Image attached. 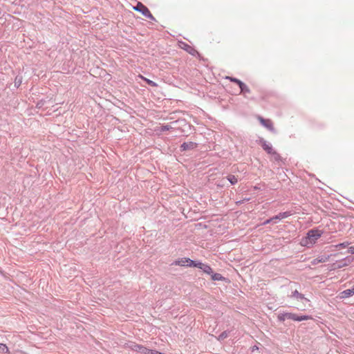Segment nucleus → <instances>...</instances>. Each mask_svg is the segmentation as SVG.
I'll return each mask as SVG.
<instances>
[{
  "label": "nucleus",
  "mask_w": 354,
  "mask_h": 354,
  "mask_svg": "<svg viewBox=\"0 0 354 354\" xmlns=\"http://www.w3.org/2000/svg\"><path fill=\"white\" fill-rule=\"evenodd\" d=\"M170 129H171V127L169 125H163L161 127L160 130L161 131H165L169 130Z\"/></svg>",
  "instance_id": "nucleus-26"
},
{
  "label": "nucleus",
  "mask_w": 354,
  "mask_h": 354,
  "mask_svg": "<svg viewBox=\"0 0 354 354\" xmlns=\"http://www.w3.org/2000/svg\"><path fill=\"white\" fill-rule=\"evenodd\" d=\"M211 278L214 281H221L224 279V277L219 273H214L212 272V274H210Z\"/></svg>",
  "instance_id": "nucleus-15"
},
{
  "label": "nucleus",
  "mask_w": 354,
  "mask_h": 354,
  "mask_svg": "<svg viewBox=\"0 0 354 354\" xmlns=\"http://www.w3.org/2000/svg\"><path fill=\"white\" fill-rule=\"evenodd\" d=\"M348 252L350 254H354V246L349 247V248H348Z\"/></svg>",
  "instance_id": "nucleus-30"
},
{
  "label": "nucleus",
  "mask_w": 354,
  "mask_h": 354,
  "mask_svg": "<svg viewBox=\"0 0 354 354\" xmlns=\"http://www.w3.org/2000/svg\"><path fill=\"white\" fill-rule=\"evenodd\" d=\"M353 295V291L351 290V289H346L345 290H343L339 294V297L341 299H346L348 297H350Z\"/></svg>",
  "instance_id": "nucleus-13"
},
{
  "label": "nucleus",
  "mask_w": 354,
  "mask_h": 354,
  "mask_svg": "<svg viewBox=\"0 0 354 354\" xmlns=\"http://www.w3.org/2000/svg\"><path fill=\"white\" fill-rule=\"evenodd\" d=\"M292 215V212L290 211L280 212L277 215L272 216L274 218V223H277L279 221H281L283 218H286Z\"/></svg>",
  "instance_id": "nucleus-10"
},
{
  "label": "nucleus",
  "mask_w": 354,
  "mask_h": 354,
  "mask_svg": "<svg viewBox=\"0 0 354 354\" xmlns=\"http://www.w3.org/2000/svg\"><path fill=\"white\" fill-rule=\"evenodd\" d=\"M240 89H241V93H250V89L248 88V86L244 84L243 82L241 83H240V84L239 85Z\"/></svg>",
  "instance_id": "nucleus-14"
},
{
  "label": "nucleus",
  "mask_w": 354,
  "mask_h": 354,
  "mask_svg": "<svg viewBox=\"0 0 354 354\" xmlns=\"http://www.w3.org/2000/svg\"><path fill=\"white\" fill-rule=\"evenodd\" d=\"M349 244H350L349 242L346 241V242H343V243L336 245L335 247L337 248H346Z\"/></svg>",
  "instance_id": "nucleus-20"
},
{
  "label": "nucleus",
  "mask_w": 354,
  "mask_h": 354,
  "mask_svg": "<svg viewBox=\"0 0 354 354\" xmlns=\"http://www.w3.org/2000/svg\"><path fill=\"white\" fill-rule=\"evenodd\" d=\"M270 223H274V218L272 217V218H270L269 219H267L266 221H265L263 223V225H267V224H269Z\"/></svg>",
  "instance_id": "nucleus-27"
},
{
  "label": "nucleus",
  "mask_w": 354,
  "mask_h": 354,
  "mask_svg": "<svg viewBox=\"0 0 354 354\" xmlns=\"http://www.w3.org/2000/svg\"><path fill=\"white\" fill-rule=\"evenodd\" d=\"M195 261L190 259L189 258L183 257L175 261L172 265L181 266H189L193 267Z\"/></svg>",
  "instance_id": "nucleus-4"
},
{
  "label": "nucleus",
  "mask_w": 354,
  "mask_h": 354,
  "mask_svg": "<svg viewBox=\"0 0 354 354\" xmlns=\"http://www.w3.org/2000/svg\"><path fill=\"white\" fill-rule=\"evenodd\" d=\"M353 261V258L351 257H346L339 261H337L336 263H335L334 269H339L344 267H346L348 266Z\"/></svg>",
  "instance_id": "nucleus-7"
},
{
  "label": "nucleus",
  "mask_w": 354,
  "mask_h": 354,
  "mask_svg": "<svg viewBox=\"0 0 354 354\" xmlns=\"http://www.w3.org/2000/svg\"><path fill=\"white\" fill-rule=\"evenodd\" d=\"M21 83V78H19L18 77H17L15 78V85L18 87Z\"/></svg>",
  "instance_id": "nucleus-25"
},
{
  "label": "nucleus",
  "mask_w": 354,
  "mask_h": 354,
  "mask_svg": "<svg viewBox=\"0 0 354 354\" xmlns=\"http://www.w3.org/2000/svg\"><path fill=\"white\" fill-rule=\"evenodd\" d=\"M193 267L198 268L208 274L212 273V268L209 265L203 263L201 261H195Z\"/></svg>",
  "instance_id": "nucleus-6"
},
{
  "label": "nucleus",
  "mask_w": 354,
  "mask_h": 354,
  "mask_svg": "<svg viewBox=\"0 0 354 354\" xmlns=\"http://www.w3.org/2000/svg\"><path fill=\"white\" fill-rule=\"evenodd\" d=\"M351 290L353 291V295H354V286L352 288H351Z\"/></svg>",
  "instance_id": "nucleus-33"
},
{
  "label": "nucleus",
  "mask_w": 354,
  "mask_h": 354,
  "mask_svg": "<svg viewBox=\"0 0 354 354\" xmlns=\"http://www.w3.org/2000/svg\"><path fill=\"white\" fill-rule=\"evenodd\" d=\"M258 349H259V347L257 346H254L252 348V351L254 352V351L258 350Z\"/></svg>",
  "instance_id": "nucleus-31"
},
{
  "label": "nucleus",
  "mask_w": 354,
  "mask_h": 354,
  "mask_svg": "<svg viewBox=\"0 0 354 354\" xmlns=\"http://www.w3.org/2000/svg\"><path fill=\"white\" fill-rule=\"evenodd\" d=\"M133 8L135 10L141 12L142 15L145 17L153 21L156 20L150 12L149 10L142 3L138 2L136 6H135Z\"/></svg>",
  "instance_id": "nucleus-3"
},
{
  "label": "nucleus",
  "mask_w": 354,
  "mask_h": 354,
  "mask_svg": "<svg viewBox=\"0 0 354 354\" xmlns=\"http://www.w3.org/2000/svg\"><path fill=\"white\" fill-rule=\"evenodd\" d=\"M160 352H159L158 351L149 349V354H160Z\"/></svg>",
  "instance_id": "nucleus-29"
},
{
  "label": "nucleus",
  "mask_w": 354,
  "mask_h": 354,
  "mask_svg": "<svg viewBox=\"0 0 354 354\" xmlns=\"http://www.w3.org/2000/svg\"><path fill=\"white\" fill-rule=\"evenodd\" d=\"M145 82L151 86H157V84L152 80L145 78Z\"/></svg>",
  "instance_id": "nucleus-22"
},
{
  "label": "nucleus",
  "mask_w": 354,
  "mask_h": 354,
  "mask_svg": "<svg viewBox=\"0 0 354 354\" xmlns=\"http://www.w3.org/2000/svg\"><path fill=\"white\" fill-rule=\"evenodd\" d=\"M277 318L280 322H284L286 319H292L297 322H301L304 320H308L312 317L309 315H298L292 313H283L279 314Z\"/></svg>",
  "instance_id": "nucleus-1"
},
{
  "label": "nucleus",
  "mask_w": 354,
  "mask_h": 354,
  "mask_svg": "<svg viewBox=\"0 0 354 354\" xmlns=\"http://www.w3.org/2000/svg\"><path fill=\"white\" fill-rule=\"evenodd\" d=\"M143 347L142 345L140 344H134L132 347V349L136 352H140V350H142V348Z\"/></svg>",
  "instance_id": "nucleus-21"
},
{
  "label": "nucleus",
  "mask_w": 354,
  "mask_h": 354,
  "mask_svg": "<svg viewBox=\"0 0 354 354\" xmlns=\"http://www.w3.org/2000/svg\"><path fill=\"white\" fill-rule=\"evenodd\" d=\"M288 297L301 302V306L297 308L299 310H304V308L306 307V304L310 302V300L305 297L304 295L299 292L297 290L292 291L291 294L288 295Z\"/></svg>",
  "instance_id": "nucleus-2"
},
{
  "label": "nucleus",
  "mask_w": 354,
  "mask_h": 354,
  "mask_svg": "<svg viewBox=\"0 0 354 354\" xmlns=\"http://www.w3.org/2000/svg\"><path fill=\"white\" fill-rule=\"evenodd\" d=\"M262 148L268 153L272 154L274 153V150L272 149V146L270 143L268 142L266 140L262 139L260 140Z\"/></svg>",
  "instance_id": "nucleus-9"
},
{
  "label": "nucleus",
  "mask_w": 354,
  "mask_h": 354,
  "mask_svg": "<svg viewBox=\"0 0 354 354\" xmlns=\"http://www.w3.org/2000/svg\"><path fill=\"white\" fill-rule=\"evenodd\" d=\"M149 348H147L143 346L142 350L139 352L140 354H149Z\"/></svg>",
  "instance_id": "nucleus-24"
},
{
  "label": "nucleus",
  "mask_w": 354,
  "mask_h": 354,
  "mask_svg": "<svg viewBox=\"0 0 354 354\" xmlns=\"http://www.w3.org/2000/svg\"><path fill=\"white\" fill-rule=\"evenodd\" d=\"M319 261H320V262H325V261H326V260H325V259H320V260H319Z\"/></svg>",
  "instance_id": "nucleus-32"
},
{
  "label": "nucleus",
  "mask_w": 354,
  "mask_h": 354,
  "mask_svg": "<svg viewBox=\"0 0 354 354\" xmlns=\"http://www.w3.org/2000/svg\"><path fill=\"white\" fill-rule=\"evenodd\" d=\"M271 155H272L274 156V158L276 161H279L281 160L280 155L278 153H277L275 151Z\"/></svg>",
  "instance_id": "nucleus-23"
},
{
  "label": "nucleus",
  "mask_w": 354,
  "mask_h": 354,
  "mask_svg": "<svg viewBox=\"0 0 354 354\" xmlns=\"http://www.w3.org/2000/svg\"><path fill=\"white\" fill-rule=\"evenodd\" d=\"M227 178L232 185H235L238 182V178L234 175H229Z\"/></svg>",
  "instance_id": "nucleus-16"
},
{
  "label": "nucleus",
  "mask_w": 354,
  "mask_h": 354,
  "mask_svg": "<svg viewBox=\"0 0 354 354\" xmlns=\"http://www.w3.org/2000/svg\"><path fill=\"white\" fill-rule=\"evenodd\" d=\"M259 121L261 124L267 128L268 130H270L272 132H274V128L273 127V124L272 121L269 119H263V118H259Z\"/></svg>",
  "instance_id": "nucleus-8"
},
{
  "label": "nucleus",
  "mask_w": 354,
  "mask_h": 354,
  "mask_svg": "<svg viewBox=\"0 0 354 354\" xmlns=\"http://www.w3.org/2000/svg\"><path fill=\"white\" fill-rule=\"evenodd\" d=\"M196 147V143L193 142H183L181 146L180 149L182 151H186L188 149H192Z\"/></svg>",
  "instance_id": "nucleus-12"
},
{
  "label": "nucleus",
  "mask_w": 354,
  "mask_h": 354,
  "mask_svg": "<svg viewBox=\"0 0 354 354\" xmlns=\"http://www.w3.org/2000/svg\"><path fill=\"white\" fill-rule=\"evenodd\" d=\"M180 47L192 55H194L196 53L195 49L185 42H180Z\"/></svg>",
  "instance_id": "nucleus-11"
},
{
  "label": "nucleus",
  "mask_w": 354,
  "mask_h": 354,
  "mask_svg": "<svg viewBox=\"0 0 354 354\" xmlns=\"http://www.w3.org/2000/svg\"><path fill=\"white\" fill-rule=\"evenodd\" d=\"M226 79L229 80L230 81L232 82H234V83H236L238 85L240 84V83H241L242 82L241 80H239V79L237 78H235V77H229V76H227L226 77Z\"/></svg>",
  "instance_id": "nucleus-19"
},
{
  "label": "nucleus",
  "mask_w": 354,
  "mask_h": 354,
  "mask_svg": "<svg viewBox=\"0 0 354 354\" xmlns=\"http://www.w3.org/2000/svg\"><path fill=\"white\" fill-rule=\"evenodd\" d=\"M322 232L319 230H310L307 233V237L311 240V242H315L319 237H321Z\"/></svg>",
  "instance_id": "nucleus-5"
},
{
  "label": "nucleus",
  "mask_w": 354,
  "mask_h": 354,
  "mask_svg": "<svg viewBox=\"0 0 354 354\" xmlns=\"http://www.w3.org/2000/svg\"><path fill=\"white\" fill-rule=\"evenodd\" d=\"M250 198H244V199H243V200H242V201H237V202H236V204H237V205L242 204L243 203H244V202H245V201H250Z\"/></svg>",
  "instance_id": "nucleus-28"
},
{
  "label": "nucleus",
  "mask_w": 354,
  "mask_h": 354,
  "mask_svg": "<svg viewBox=\"0 0 354 354\" xmlns=\"http://www.w3.org/2000/svg\"><path fill=\"white\" fill-rule=\"evenodd\" d=\"M8 351V347L6 344H0V354L7 353Z\"/></svg>",
  "instance_id": "nucleus-18"
},
{
  "label": "nucleus",
  "mask_w": 354,
  "mask_h": 354,
  "mask_svg": "<svg viewBox=\"0 0 354 354\" xmlns=\"http://www.w3.org/2000/svg\"><path fill=\"white\" fill-rule=\"evenodd\" d=\"M228 335H229V332L225 330V331H223V333H221L218 337V340L219 341H221V340H223L225 339V338H227L228 337Z\"/></svg>",
  "instance_id": "nucleus-17"
}]
</instances>
